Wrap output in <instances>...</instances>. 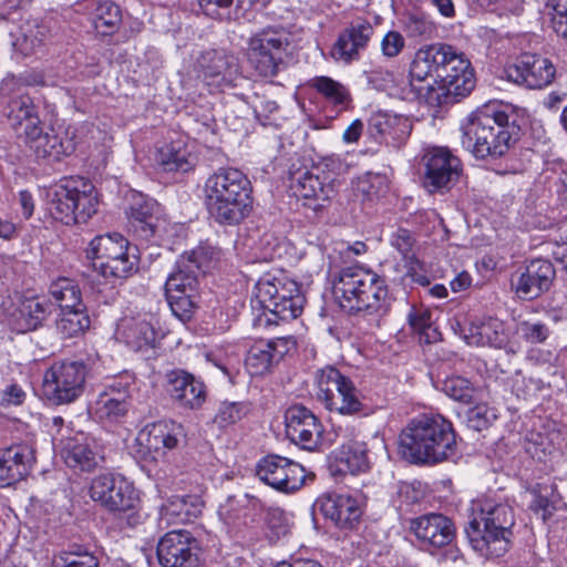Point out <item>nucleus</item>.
<instances>
[{
    "label": "nucleus",
    "instance_id": "obj_1",
    "mask_svg": "<svg viewBox=\"0 0 567 567\" xmlns=\"http://www.w3.org/2000/svg\"><path fill=\"white\" fill-rule=\"evenodd\" d=\"M514 509L489 495L472 501L470 520L465 527L472 548L486 558L504 556L511 548Z\"/></svg>",
    "mask_w": 567,
    "mask_h": 567
},
{
    "label": "nucleus",
    "instance_id": "obj_2",
    "mask_svg": "<svg viewBox=\"0 0 567 567\" xmlns=\"http://www.w3.org/2000/svg\"><path fill=\"white\" fill-rule=\"evenodd\" d=\"M399 452L413 464H437L455 457L457 442L452 423L440 414L412 419L400 433Z\"/></svg>",
    "mask_w": 567,
    "mask_h": 567
},
{
    "label": "nucleus",
    "instance_id": "obj_3",
    "mask_svg": "<svg viewBox=\"0 0 567 567\" xmlns=\"http://www.w3.org/2000/svg\"><path fill=\"white\" fill-rule=\"evenodd\" d=\"M252 187L239 169L218 168L204 184V199L210 218L221 226H237L252 210Z\"/></svg>",
    "mask_w": 567,
    "mask_h": 567
},
{
    "label": "nucleus",
    "instance_id": "obj_4",
    "mask_svg": "<svg viewBox=\"0 0 567 567\" xmlns=\"http://www.w3.org/2000/svg\"><path fill=\"white\" fill-rule=\"evenodd\" d=\"M461 131L464 148L478 159H495L516 143L519 128L505 111L488 104L473 112Z\"/></svg>",
    "mask_w": 567,
    "mask_h": 567
},
{
    "label": "nucleus",
    "instance_id": "obj_5",
    "mask_svg": "<svg viewBox=\"0 0 567 567\" xmlns=\"http://www.w3.org/2000/svg\"><path fill=\"white\" fill-rule=\"evenodd\" d=\"M333 293L340 307L349 312L382 316L390 307L385 279L359 265L340 270L333 281Z\"/></svg>",
    "mask_w": 567,
    "mask_h": 567
},
{
    "label": "nucleus",
    "instance_id": "obj_6",
    "mask_svg": "<svg viewBox=\"0 0 567 567\" xmlns=\"http://www.w3.org/2000/svg\"><path fill=\"white\" fill-rule=\"evenodd\" d=\"M97 194L94 185L83 178H68L50 194L51 216L65 225L86 223L97 210Z\"/></svg>",
    "mask_w": 567,
    "mask_h": 567
},
{
    "label": "nucleus",
    "instance_id": "obj_7",
    "mask_svg": "<svg viewBox=\"0 0 567 567\" xmlns=\"http://www.w3.org/2000/svg\"><path fill=\"white\" fill-rule=\"evenodd\" d=\"M255 289L256 302L269 312V316L264 313L265 324L293 320L303 310L306 299L293 280L266 276L258 280Z\"/></svg>",
    "mask_w": 567,
    "mask_h": 567
},
{
    "label": "nucleus",
    "instance_id": "obj_8",
    "mask_svg": "<svg viewBox=\"0 0 567 567\" xmlns=\"http://www.w3.org/2000/svg\"><path fill=\"white\" fill-rule=\"evenodd\" d=\"M316 399L330 412L354 415L365 410L364 395L347 374L333 365L318 369L313 375Z\"/></svg>",
    "mask_w": 567,
    "mask_h": 567
},
{
    "label": "nucleus",
    "instance_id": "obj_9",
    "mask_svg": "<svg viewBox=\"0 0 567 567\" xmlns=\"http://www.w3.org/2000/svg\"><path fill=\"white\" fill-rule=\"evenodd\" d=\"M452 48L446 43H434L422 47L415 52L409 71V91L404 99L424 100L427 103L440 100V94L433 96L434 85H440Z\"/></svg>",
    "mask_w": 567,
    "mask_h": 567
},
{
    "label": "nucleus",
    "instance_id": "obj_10",
    "mask_svg": "<svg viewBox=\"0 0 567 567\" xmlns=\"http://www.w3.org/2000/svg\"><path fill=\"white\" fill-rule=\"evenodd\" d=\"M291 47V34L281 25H268L251 34L247 56L250 65L262 78H274L286 68Z\"/></svg>",
    "mask_w": 567,
    "mask_h": 567
},
{
    "label": "nucleus",
    "instance_id": "obj_11",
    "mask_svg": "<svg viewBox=\"0 0 567 567\" xmlns=\"http://www.w3.org/2000/svg\"><path fill=\"white\" fill-rule=\"evenodd\" d=\"M87 365L81 360H62L53 363L44 374L43 390L53 404L75 401L84 391Z\"/></svg>",
    "mask_w": 567,
    "mask_h": 567
},
{
    "label": "nucleus",
    "instance_id": "obj_12",
    "mask_svg": "<svg viewBox=\"0 0 567 567\" xmlns=\"http://www.w3.org/2000/svg\"><path fill=\"white\" fill-rule=\"evenodd\" d=\"M422 185L430 194H445L460 181L461 159L447 147H433L422 156Z\"/></svg>",
    "mask_w": 567,
    "mask_h": 567
},
{
    "label": "nucleus",
    "instance_id": "obj_13",
    "mask_svg": "<svg viewBox=\"0 0 567 567\" xmlns=\"http://www.w3.org/2000/svg\"><path fill=\"white\" fill-rule=\"evenodd\" d=\"M90 497L109 512H127L136 507L138 495L133 484L121 474L103 473L90 485Z\"/></svg>",
    "mask_w": 567,
    "mask_h": 567
},
{
    "label": "nucleus",
    "instance_id": "obj_14",
    "mask_svg": "<svg viewBox=\"0 0 567 567\" xmlns=\"http://www.w3.org/2000/svg\"><path fill=\"white\" fill-rule=\"evenodd\" d=\"M156 553L162 567H199V543L188 530L166 533L159 539Z\"/></svg>",
    "mask_w": 567,
    "mask_h": 567
},
{
    "label": "nucleus",
    "instance_id": "obj_15",
    "mask_svg": "<svg viewBox=\"0 0 567 567\" xmlns=\"http://www.w3.org/2000/svg\"><path fill=\"white\" fill-rule=\"evenodd\" d=\"M256 473L260 481L285 493L299 489L306 480L302 465L275 454L262 457L257 464Z\"/></svg>",
    "mask_w": 567,
    "mask_h": 567
},
{
    "label": "nucleus",
    "instance_id": "obj_16",
    "mask_svg": "<svg viewBox=\"0 0 567 567\" xmlns=\"http://www.w3.org/2000/svg\"><path fill=\"white\" fill-rule=\"evenodd\" d=\"M287 439L302 450L317 449L322 434V425L315 413L301 404H293L285 412Z\"/></svg>",
    "mask_w": 567,
    "mask_h": 567
},
{
    "label": "nucleus",
    "instance_id": "obj_17",
    "mask_svg": "<svg viewBox=\"0 0 567 567\" xmlns=\"http://www.w3.org/2000/svg\"><path fill=\"white\" fill-rule=\"evenodd\" d=\"M52 310V302L44 296L16 293L9 313L10 323L20 333L34 331L43 326Z\"/></svg>",
    "mask_w": 567,
    "mask_h": 567
},
{
    "label": "nucleus",
    "instance_id": "obj_18",
    "mask_svg": "<svg viewBox=\"0 0 567 567\" xmlns=\"http://www.w3.org/2000/svg\"><path fill=\"white\" fill-rule=\"evenodd\" d=\"M505 72L509 81L534 90L548 86L556 76L551 61L533 53L522 54Z\"/></svg>",
    "mask_w": 567,
    "mask_h": 567
},
{
    "label": "nucleus",
    "instance_id": "obj_19",
    "mask_svg": "<svg viewBox=\"0 0 567 567\" xmlns=\"http://www.w3.org/2000/svg\"><path fill=\"white\" fill-rule=\"evenodd\" d=\"M412 131L410 120L401 114L385 111L373 112L367 123V134L378 144L400 148Z\"/></svg>",
    "mask_w": 567,
    "mask_h": 567
},
{
    "label": "nucleus",
    "instance_id": "obj_20",
    "mask_svg": "<svg viewBox=\"0 0 567 567\" xmlns=\"http://www.w3.org/2000/svg\"><path fill=\"white\" fill-rule=\"evenodd\" d=\"M475 85V72L470 60L453 47L452 54L445 63L444 74L441 75V89L445 90L446 97L457 102L458 99L467 96Z\"/></svg>",
    "mask_w": 567,
    "mask_h": 567
},
{
    "label": "nucleus",
    "instance_id": "obj_21",
    "mask_svg": "<svg viewBox=\"0 0 567 567\" xmlns=\"http://www.w3.org/2000/svg\"><path fill=\"white\" fill-rule=\"evenodd\" d=\"M373 34L374 28L368 20L358 18L351 21L334 42L330 52L332 59L344 64L358 61Z\"/></svg>",
    "mask_w": 567,
    "mask_h": 567
},
{
    "label": "nucleus",
    "instance_id": "obj_22",
    "mask_svg": "<svg viewBox=\"0 0 567 567\" xmlns=\"http://www.w3.org/2000/svg\"><path fill=\"white\" fill-rule=\"evenodd\" d=\"M156 208V200L140 192L131 190L127 195L125 213L130 230L142 240H151L158 231L159 219L155 215Z\"/></svg>",
    "mask_w": 567,
    "mask_h": 567
},
{
    "label": "nucleus",
    "instance_id": "obj_23",
    "mask_svg": "<svg viewBox=\"0 0 567 567\" xmlns=\"http://www.w3.org/2000/svg\"><path fill=\"white\" fill-rule=\"evenodd\" d=\"M295 347L292 338H276L252 344L246 355L245 364L251 375L270 372Z\"/></svg>",
    "mask_w": 567,
    "mask_h": 567
},
{
    "label": "nucleus",
    "instance_id": "obj_24",
    "mask_svg": "<svg viewBox=\"0 0 567 567\" xmlns=\"http://www.w3.org/2000/svg\"><path fill=\"white\" fill-rule=\"evenodd\" d=\"M166 391L178 406L199 409L206 400V386L193 374L184 370H173L166 374Z\"/></svg>",
    "mask_w": 567,
    "mask_h": 567
},
{
    "label": "nucleus",
    "instance_id": "obj_25",
    "mask_svg": "<svg viewBox=\"0 0 567 567\" xmlns=\"http://www.w3.org/2000/svg\"><path fill=\"white\" fill-rule=\"evenodd\" d=\"M410 529L424 545L441 548L455 538L454 523L445 515L430 513L411 520Z\"/></svg>",
    "mask_w": 567,
    "mask_h": 567
},
{
    "label": "nucleus",
    "instance_id": "obj_26",
    "mask_svg": "<svg viewBox=\"0 0 567 567\" xmlns=\"http://www.w3.org/2000/svg\"><path fill=\"white\" fill-rule=\"evenodd\" d=\"M555 268L547 259L530 260L516 281H512L517 296L522 299H534L547 291L555 278Z\"/></svg>",
    "mask_w": 567,
    "mask_h": 567
},
{
    "label": "nucleus",
    "instance_id": "obj_27",
    "mask_svg": "<svg viewBox=\"0 0 567 567\" xmlns=\"http://www.w3.org/2000/svg\"><path fill=\"white\" fill-rule=\"evenodd\" d=\"M236 59L219 50H208L200 53L194 64L197 78L207 85L230 82L237 72Z\"/></svg>",
    "mask_w": 567,
    "mask_h": 567
},
{
    "label": "nucleus",
    "instance_id": "obj_28",
    "mask_svg": "<svg viewBox=\"0 0 567 567\" xmlns=\"http://www.w3.org/2000/svg\"><path fill=\"white\" fill-rule=\"evenodd\" d=\"M318 504L323 516L340 528L352 529L362 515L358 501L349 494L329 493Z\"/></svg>",
    "mask_w": 567,
    "mask_h": 567
},
{
    "label": "nucleus",
    "instance_id": "obj_29",
    "mask_svg": "<svg viewBox=\"0 0 567 567\" xmlns=\"http://www.w3.org/2000/svg\"><path fill=\"white\" fill-rule=\"evenodd\" d=\"M65 463L82 472H92L104 464L101 444L93 437H73L65 446Z\"/></svg>",
    "mask_w": 567,
    "mask_h": 567
},
{
    "label": "nucleus",
    "instance_id": "obj_30",
    "mask_svg": "<svg viewBox=\"0 0 567 567\" xmlns=\"http://www.w3.org/2000/svg\"><path fill=\"white\" fill-rule=\"evenodd\" d=\"M27 445H12L0 453V486H10L27 476L31 461Z\"/></svg>",
    "mask_w": 567,
    "mask_h": 567
},
{
    "label": "nucleus",
    "instance_id": "obj_31",
    "mask_svg": "<svg viewBox=\"0 0 567 567\" xmlns=\"http://www.w3.org/2000/svg\"><path fill=\"white\" fill-rule=\"evenodd\" d=\"M4 114L19 136L41 124L33 100L27 94L12 97L6 106Z\"/></svg>",
    "mask_w": 567,
    "mask_h": 567
},
{
    "label": "nucleus",
    "instance_id": "obj_32",
    "mask_svg": "<svg viewBox=\"0 0 567 567\" xmlns=\"http://www.w3.org/2000/svg\"><path fill=\"white\" fill-rule=\"evenodd\" d=\"M132 246L128 240L118 233L95 236L85 249V257L96 270V264H105L113 257L123 256Z\"/></svg>",
    "mask_w": 567,
    "mask_h": 567
},
{
    "label": "nucleus",
    "instance_id": "obj_33",
    "mask_svg": "<svg viewBox=\"0 0 567 567\" xmlns=\"http://www.w3.org/2000/svg\"><path fill=\"white\" fill-rule=\"evenodd\" d=\"M24 141L38 158H52L59 161L61 156L69 153V145L65 146L61 138L53 132H43L40 125L23 135Z\"/></svg>",
    "mask_w": 567,
    "mask_h": 567
},
{
    "label": "nucleus",
    "instance_id": "obj_34",
    "mask_svg": "<svg viewBox=\"0 0 567 567\" xmlns=\"http://www.w3.org/2000/svg\"><path fill=\"white\" fill-rule=\"evenodd\" d=\"M470 346L493 347L501 349L507 343L503 323L498 320H488L482 323H471L463 336Z\"/></svg>",
    "mask_w": 567,
    "mask_h": 567
},
{
    "label": "nucleus",
    "instance_id": "obj_35",
    "mask_svg": "<svg viewBox=\"0 0 567 567\" xmlns=\"http://www.w3.org/2000/svg\"><path fill=\"white\" fill-rule=\"evenodd\" d=\"M292 185L295 193L306 199L320 202L316 207L323 206L334 195L331 182L322 181L319 175L306 171L301 173Z\"/></svg>",
    "mask_w": 567,
    "mask_h": 567
},
{
    "label": "nucleus",
    "instance_id": "obj_36",
    "mask_svg": "<svg viewBox=\"0 0 567 567\" xmlns=\"http://www.w3.org/2000/svg\"><path fill=\"white\" fill-rule=\"evenodd\" d=\"M157 430V422L148 424L140 432L136 439L140 447L136 451L135 457L141 463V466L147 471H151L150 466L165 454L162 437L159 439L155 434Z\"/></svg>",
    "mask_w": 567,
    "mask_h": 567
},
{
    "label": "nucleus",
    "instance_id": "obj_37",
    "mask_svg": "<svg viewBox=\"0 0 567 567\" xmlns=\"http://www.w3.org/2000/svg\"><path fill=\"white\" fill-rule=\"evenodd\" d=\"M336 467L340 474L365 472L369 468L365 445L360 442L343 444L336 456Z\"/></svg>",
    "mask_w": 567,
    "mask_h": 567
},
{
    "label": "nucleus",
    "instance_id": "obj_38",
    "mask_svg": "<svg viewBox=\"0 0 567 567\" xmlns=\"http://www.w3.org/2000/svg\"><path fill=\"white\" fill-rule=\"evenodd\" d=\"M121 8L111 0L97 1L92 11V22L97 34L113 35L122 24Z\"/></svg>",
    "mask_w": 567,
    "mask_h": 567
},
{
    "label": "nucleus",
    "instance_id": "obj_39",
    "mask_svg": "<svg viewBox=\"0 0 567 567\" xmlns=\"http://www.w3.org/2000/svg\"><path fill=\"white\" fill-rule=\"evenodd\" d=\"M202 513V501L193 495H174L161 506V516L166 519L186 522Z\"/></svg>",
    "mask_w": 567,
    "mask_h": 567
},
{
    "label": "nucleus",
    "instance_id": "obj_40",
    "mask_svg": "<svg viewBox=\"0 0 567 567\" xmlns=\"http://www.w3.org/2000/svg\"><path fill=\"white\" fill-rule=\"evenodd\" d=\"M136 248L131 247L123 256L113 257L105 264L97 262L96 271L105 279H125L137 270Z\"/></svg>",
    "mask_w": 567,
    "mask_h": 567
},
{
    "label": "nucleus",
    "instance_id": "obj_41",
    "mask_svg": "<svg viewBox=\"0 0 567 567\" xmlns=\"http://www.w3.org/2000/svg\"><path fill=\"white\" fill-rule=\"evenodd\" d=\"M189 155V152L181 142H174L158 150L156 162L166 172L185 173L193 166Z\"/></svg>",
    "mask_w": 567,
    "mask_h": 567
},
{
    "label": "nucleus",
    "instance_id": "obj_42",
    "mask_svg": "<svg viewBox=\"0 0 567 567\" xmlns=\"http://www.w3.org/2000/svg\"><path fill=\"white\" fill-rule=\"evenodd\" d=\"M48 32L44 25L37 22H27L20 28V33L13 41V47L24 56L34 54L42 48Z\"/></svg>",
    "mask_w": 567,
    "mask_h": 567
},
{
    "label": "nucleus",
    "instance_id": "obj_43",
    "mask_svg": "<svg viewBox=\"0 0 567 567\" xmlns=\"http://www.w3.org/2000/svg\"><path fill=\"white\" fill-rule=\"evenodd\" d=\"M91 323L86 307L61 310L56 330L63 338H74L89 329Z\"/></svg>",
    "mask_w": 567,
    "mask_h": 567
},
{
    "label": "nucleus",
    "instance_id": "obj_44",
    "mask_svg": "<svg viewBox=\"0 0 567 567\" xmlns=\"http://www.w3.org/2000/svg\"><path fill=\"white\" fill-rule=\"evenodd\" d=\"M50 295L58 302L61 310L85 307L79 285L70 278H59L50 286Z\"/></svg>",
    "mask_w": 567,
    "mask_h": 567
},
{
    "label": "nucleus",
    "instance_id": "obj_45",
    "mask_svg": "<svg viewBox=\"0 0 567 567\" xmlns=\"http://www.w3.org/2000/svg\"><path fill=\"white\" fill-rule=\"evenodd\" d=\"M199 277L185 265L183 260L177 261V270L168 276L165 282V293H197Z\"/></svg>",
    "mask_w": 567,
    "mask_h": 567
},
{
    "label": "nucleus",
    "instance_id": "obj_46",
    "mask_svg": "<svg viewBox=\"0 0 567 567\" xmlns=\"http://www.w3.org/2000/svg\"><path fill=\"white\" fill-rule=\"evenodd\" d=\"M220 258V250L209 245H200L190 252L181 257L185 265L198 276H204L207 271L215 267Z\"/></svg>",
    "mask_w": 567,
    "mask_h": 567
},
{
    "label": "nucleus",
    "instance_id": "obj_47",
    "mask_svg": "<svg viewBox=\"0 0 567 567\" xmlns=\"http://www.w3.org/2000/svg\"><path fill=\"white\" fill-rule=\"evenodd\" d=\"M309 85L333 105L344 107L351 101L349 90L329 76H315Z\"/></svg>",
    "mask_w": 567,
    "mask_h": 567
},
{
    "label": "nucleus",
    "instance_id": "obj_48",
    "mask_svg": "<svg viewBox=\"0 0 567 567\" xmlns=\"http://www.w3.org/2000/svg\"><path fill=\"white\" fill-rule=\"evenodd\" d=\"M406 320L411 330L419 334L420 342L433 343L440 339V332L432 326L429 309L412 306L410 307Z\"/></svg>",
    "mask_w": 567,
    "mask_h": 567
},
{
    "label": "nucleus",
    "instance_id": "obj_49",
    "mask_svg": "<svg viewBox=\"0 0 567 567\" xmlns=\"http://www.w3.org/2000/svg\"><path fill=\"white\" fill-rule=\"evenodd\" d=\"M54 563L55 567H100L97 557L79 545L59 551Z\"/></svg>",
    "mask_w": 567,
    "mask_h": 567
},
{
    "label": "nucleus",
    "instance_id": "obj_50",
    "mask_svg": "<svg viewBox=\"0 0 567 567\" xmlns=\"http://www.w3.org/2000/svg\"><path fill=\"white\" fill-rule=\"evenodd\" d=\"M126 343L134 350H142L150 347L155 341V330L153 326L145 321H134L127 324L123 331Z\"/></svg>",
    "mask_w": 567,
    "mask_h": 567
},
{
    "label": "nucleus",
    "instance_id": "obj_51",
    "mask_svg": "<svg viewBox=\"0 0 567 567\" xmlns=\"http://www.w3.org/2000/svg\"><path fill=\"white\" fill-rule=\"evenodd\" d=\"M203 12L216 20L233 21L240 18V0L234 6V0H198Z\"/></svg>",
    "mask_w": 567,
    "mask_h": 567
},
{
    "label": "nucleus",
    "instance_id": "obj_52",
    "mask_svg": "<svg viewBox=\"0 0 567 567\" xmlns=\"http://www.w3.org/2000/svg\"><path fill=\"white\" fill-rule=\"evenodd\" d=\"M136 389L135 378L133 374L125 372L110 380L105 385L104 391L100 395H107V398L126 401L132 403V395Z\"/></svg>",
    "mask_w": 567,
    "mask_h": 567
},
{
    "label": "nucleus",
    "instance_id": "obj_53",
    "mask_svg": "<svg viewBox=\"0 0 567 567\" xmlns=\"http://www.w3.org/2000/svg\"><path fill=\"white\" fill-rule=\"evenodd\" d=\"M442 391L451 399L464 404L474 402L475 389L465 378L454 375L446 378L442 384Z\"/></svg>",
    "mask_w": 567,
    "mask_h": 567
},
{
    "label": "nucleus",
    "instance_id": "obj_54",
    "mask_svg": "<svg viewBox=\"0 0 567 567\" xmlns=\"http://www.w3.org/2000/svg\"><path fill=\"white\" fill-rule=\"evenodd\" d=\"M265 522L267 526V537L270 542H278L290 532V518L288 514L279 507L269 508L266 513Z\"/></svg>",
    "mask_w": 567,
    "mask_h": 567
},
{
    "label": "nucleus",
    "instance_id": "obj_55",
    "mask_svg": "<svg viewBox=\"0 0 567 567\" xmlns=\"http://www.w3.org/2000/svg\"><path fill=\"white\" fill-rule=\"evenodd\" d=\"M173 315L182 322L189 321L197 308V293H165Z\"/></svg>",
    "mask_w": 567,
    "mask_h": 567
},
{
    "label": "nucleus",
    "instance_id": "obj_56",
    "mask_svg": "<svg viewBox=\"0 0 567 567\" xmlns=\"http://www.w3.org/2000/svg\"><path fill=\"white\" fill-rule=\"evenodd\" d=\"M249 411L244 402H223L214 417L219 427H227L240 421Z\"/></svg>",
    "mask_w": 567,
    "mask_h": 567
},
{
    "label": "nucleus",
    "instance_id": "obj_57",
    "mask_svg": "<svg viewBox=\"0 0 567 567\" xmlns=\"http://www.w3.org/2000/svg\"><path fill=\"white\" fill-rule=\"evenodd\" d=\"M96 404L100 417L106 419L111 422H116L123 419L131 408V403L116 399L114 400L107 398V395H99Z\"/></svg>",
    "mask_w": 567,
    "mask_h": 567
},
{
    "label": "nucleus",
    "instance_id": "obj_58",
    "mask_svg": "<svg viewBox=\"0 0 567 567\" xmlns=\"http://www.w3.org/2000/svg\"><path fill=\"white\" fill-rule=\"evenodd\" d=\"M157 426L158 430L155 434L157 437H162L164 451L177 447L179 441L186 435L184 426L172 420L158 421Z\"/></svg>",
    "mask_w": 567,
    "mask_h": 567
},
{
    "label": "nucleus",
    "instance_id": "obj_59",
    "mask_svg": "<svg viewBox=\"0 0 567 567\" xmlns=\"http://www.w3.org/2000/svg\"><path fill=\"white\" fill-rule=\"evenodd\" d=\"M404 30L412 38H430L435 31V25L425 16L411 13L404 20Z\"/></svg>",
    "mask_w": 567,
    "mask_h": 567
},
{
    "label": "nucleus",
    "instance_id": "obj_60",
    "mask_svg": "<svg viewBox=\"0 0 567 567\" xmlns=\"http://www.w3.org/2000/svg\"><path fill=\"white\" fill-rule=\"evenodd\" d=\"M495 419L494 410L485 404H476L466 412L467 426L475 431L487 429Z\"/></svg>",
    "mask_w": 567,
    "mask_h": 567
},
{
    "label": "nucleus",
    "instance_id": "obj_61",
    "mask_svg": "<svg viewBox=\"0 0 567 567\" xmlns=\"http://www.w3.org/2000/svg\"><path fill=\"white\" fill-rule=\"evenodd\" d=\"M518 332L526 342L533 344L544 343L550 336L549 327L540 321H522Z\"/></svg>",
    "mask_w": 567,
    "mask_h": 567
},
{
    "label": "nucleus",
    "instance_id": "obj_62",
    "mask_svg": "<svg viewBox=\"0 0 567 567\" xmlns=\"http://www.w3.org/2000/svg\"><path fill=\"white\" fill-rule=\"evenodd\" d=\"M390 244L403 256L406 262L415 259V256L413 254L415 238L410 230L404 228H398L395 231L392 233L390 237Z\"/></svg>",
    "mask_w": 567,
    "mask_h": 567
},
{
    "label": "nucleus",
    "instance_id": "obj_63",
    "mask_svg": "<svg viewBox=\"0 0 567 567\" xmlns=\"http://www.w3.org/2000/svg\"><path fill=\"white\" fill-rule=\"evenodd\" d=\"M525 452L534 460L544 462L546 456L551 452L547 437L542 433L533 432L524 443Z\"/></svg>",
    "mask_w": 567,
    "mask_h": 567
},
{
    "label": "nucleus",
    "instance_id": "obj_64",
    "mask_svg": "<svg viewBox=\"0 0 567 567\" xmlns=\"http://www.w3.org/2000/svg\"><path fill=\"white\" fill-rule=\"evenodd\" d=\"M18 81L29 86L45 85L44 74L41 71L31 70L25 71L20 75L19 79H17L14 75H7L0 84L1 93H8L17 84Z\"/></svg>",
    "mask_w": 567,
    "mask_h": 567
}]
</instances>
